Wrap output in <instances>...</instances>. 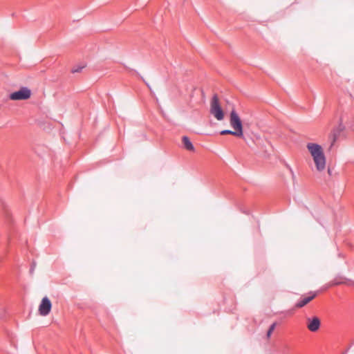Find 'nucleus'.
Wrapping results in <instances>:
<instances>
[{
  "instance_id": "f257e3e1",
  "label": "nucleus",
  "mask_w": 354,
  "mask_h": 354,
  "mask_svg": "<svg viewBox=\"0 0 354 354\" xmlns=\"http://www.w3.org/2000/svg\"><path fill=\"white\" fill-rule=\"evenodd\" d=\"M306 148L310 153L315 169L319 172H322L326 167V158L322 147L318 144L309 142Z\"/></svg>"
},
{
  "instance_id": "f03ea898",
  "label": "nucleus",
  "mask_w": 354,
  "mask_h": 354,
  "mask_svg": "<svg viewBox=\"0 0 354 354\" xmlns=\"http://www.w3.org/2000/svg\"><path fill=\"white\" fill-rule=\"evenodd\" d=\"M230 124L232 129L235 131L236 137H243V128L242 121L238 113L234 110H232L230 113Z\"/></svg>"
},
{
  "instance_id": "7ed1b4c3",
  "label": "nucleus",
  "mask_w": 354,
  "mask_h": 354,
  "mask_svg": "<svg viewBox=\"0 0 354 354\" xmlns=\"http://www.w3.org/2000/svg\"><path fill=\"white\" fill-rule=\"evenodd\" d=\"M209 112L217 120L221 121L224 119L225 113L216 95H214L211 100Z\"/></svg>"
},
{
  "instance_id": "20e7f679",
  "label": "nucleus",
  "mask_w": 354,
  "mask_h": 354,
  "mask_svg": "<svg viewBox=\"0 0 354 354\" xmlns=\"http://www.w3.org/2000/svg\"><path fill=\"white\" fill-rule=\"evenodd\" d=\"M31 91L27 87H22L19 90L12 93L10 99L12 100H26L30 97Z\"/></svg>"
},
{
  "instance_id": "39448f33",
  "label": "nucleus",
  "mask_w": 354,
  "mask_h": 354,
  "mask_svg": "<svg viewBox=\"0 0 354 354\" xmlns=\"http://www.w3.org/2000/svg\"><path fill=\"white\" fill-rule=\"evenodd\" d=\"M52 308V303L48 297L42 298L41 303L38 308L39 313L41 316H47Z\"/></svg>"
},
{
  "instance_id": "423d86ee",
  "label": "nucleus",
  "mask_w": 354,
  "mask_h": 354,
  "mask_svg": "<svg viewBox=\"0 0 354 354\" xmlns=\"http://www.w3.org/2000/svg\"><path fill=\"white\" fill-rule=\"evenodd\" d=\"M321 322L317 317H308L306 319L307 328L311 332H316L319 329Z\"/></svg>"
},
{
  "instance_id": "0eeeda50",
  "label": "nucleus",
  "mask_w": 354,
  "mask_h": 354,
  "mask_svg": "<svg viewBox=\"0 0 354 354\" xmlns=\"http://www.w3.org/2000/svg\"><path fill=\"white\" fill-rule=\"evenodd\" d=\"M182 141H183L184 147L187 150L190 151H194V147L192 145V142L188 138V137L183 136V138H182Z\"/></svg>"
},
{
  "instance_id": "6e6552de",
  "label": "nucleus",
  "mask_w": 354,
  "mask_h": 354,
  "mask_svg": "<svg viewBox=\"0 0 354 354\" xmlns=\"http://www.w3.org/2000/svg\"><path fill=\"white\" fill-rule=\"evenodd\" d=\"M315 294H313V295L311 296H309V297H306L305 298H304L303 299H301V301H299L297 304H296V307L297 308H301L304 306H306L307 304H308L310 301H312L315 297Z\"/></svg>"
},
{
  "instance_id": "1a4fd4ad",
  "label": "nucleus",
  "mask_w": 354,
  "mask_h": 354,
  "mask_svg": "<svg viewBox=\"0 0 354 354\" xmlns=\"http://www.w3.org/2000/svg\"><path fill=\"white\" fill-rule=\"evenodd\" d=\"M277 326V324L276 323H273L270 326V328L269 330H268L267 332V338L269 339L273 332V330H274L275 327Z\"/></svg>"
},
{
  "instance_id": "9d476101",
  "label": "nucleus",
  "mask_w": 354,
  "mask_h": 354,
  "mask_svg": "<svg viewBox=\"0 0 354 354\" xmlns=\"http://www.w3.org/2000/svg\"><path fill=\"white\" fill-rule=\"evenodd\" d=\"M221 135L230 134L236 137V134L234 130H223L221 131Z\"/></svg>"
},
{
  "instance_id": "9b49d317",
  "label": "nucleus",
  "mask_w": 354,
  "mask_h": 354,
  "mask_svg": "<svg viewBox=\"0 0 354 354\" xmlns=\"http://www.w3.org/2000/svg\"><path fill=\"white\" fill-rule=\"evenodd\" d=\"M84 68V66H77V67H74L72 68L71 70V72L73 73H79L80 72L83 68Z\"/></svg>"
},
{
  "instance_id": "f8f14e48",
  "label": "nucleus",
  "mask_w": 354,
  "mask_h": 354,
  "mask_svg": "<svg viewBox=\"0 0 354 354\" xmlns=\"http://www.w3.org/2000/svg\"><path fill=\"white\" fill-rule=\"evenodd\" d=\"M342 283H344V282L343 281H334L333 285H339Z\"/></svg>"
},
{
  "instance_id": "ddd939ff",
  "label": "nucleus",
  "mask_w": 354,
  "mask_h": 354,
  "mask_svg": "<svg viewBox=\"0 0 354 354\" xmlns=\"http://www.w3.org/2000/svg\"><path fill=\"white\" fill-rule=\"evenodd\" d=\"M328 174H329V175H330L331 171H330V169H328Z\"/></svg>"
}]
</instances>
